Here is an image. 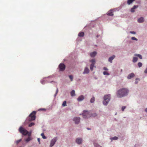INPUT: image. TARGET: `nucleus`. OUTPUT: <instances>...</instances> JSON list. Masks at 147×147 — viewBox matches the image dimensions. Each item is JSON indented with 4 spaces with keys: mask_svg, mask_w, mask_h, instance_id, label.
<instances>
[{
    "mask_svg": "<svg viewBox=\"0 0 147 147\" xmlns=\"http://www.w3.org/2000/svg\"><path fill=\"white\" fill-rule=\"evenodd\" d=\"M129 90L127 88H123L119 90L117 92V96L118 98H122L127 96Z\"/></svg>",
    "mask_w": 147,
    "mask_h": 147,
    "instance_id": "nucleus-1",
    "label": "nucleus"
},
{
    "mask_svg": "<svg viewBox=\"0 0 147 147\" xmlns=\"http://www.w3.org/2000/svg\"><path fill=\"white\" fill-rule=\"evenodd\" d=\"M36 112L35 111L32 112L27 117L25 121L23 123V125H25L29 123L30 122L35 120L36 118Z\"/></svg>",
    "mask_w": 147,
    "mask_h": 147,
    "instance_id": "nucleus-2",
    "label": "nucleus"
},
{
    "mask_svg": "<svg viewBox=\"0 0 147 147\" xmlns=\"http://www.w3.org/2000/svg\"><path fill=\"white\" fill-rule=\"evenodd\" d=\"M19 131L20 133L22 134L23 136H26V135L31 136V134L32 132V131L30 130L28 132L26 129L24 128L22 126H20L19 129Z\"/></svg>",
    "mask_w": 147,
    "mask_h": 147,
    "instance_id": "nucleus-3",
    "label": "nucleus"
},
{
    "mask_svg": "<svg viewBox=\"0 0 147 147\" xmlns=\"http://www.w3.org/2000/svg\"><path fill=\"white\" fill-rule=\"evenodd\" d=\"M111 99V95L110 94L105 95L103 97V104L105 105H107L110 101Z\"/></svg>",
    "mask_w": 147,
    "mask_h": 147,
    "instance_id": "nucleus-4",
    "label": "nucleus"
},
{
    "mask_svg": "<svg viewBox=\"0 0 147 147\" xmlns=\"http://www.w3.org/2000/svg\"><path fill=\"white\" fill-rule=\"evenodd\" d=\"M58 138L57 137H55L53 139H52L51 140L49 147H52L55 144Z\"/></svg>",
    "mask_w": 147,
    "mask_h": 147,
    "instance_id": "nucleus-5",
    "label": "nucleus"
},
{
    "mask_svg": "<svg viewBox=\"0 0 147 147\" xmlns=\"http://www.w3.org/2000/svg\"><path fill=\"white\" fill-rule=\"evenodd\" d=\"M65 67L66 66L65 65L62 63H60L58 66L59 71H64L65 69Z\"/></svg>",
    "mask_w": 147,
    "mask_h": 147,
    "instance_id": "nucleus-6",
    "label": "nucleus"
},
{
    "mask_svg": "<svg viewBox=\"0 0 147 147\" xmlns=\"http://www.w3.org/2000/svg\"><path fill=\"white\" fill-rule=\"evenodd\" d=\"M75 142L78 145H80L82 144L83 142V139L80 137H78L75 139Z\"/></svg>",
    "mask_w": 147,
    "mask_h": 147,
    "instance_id": "nucleus-7",
    "label": "nucleus"
},
{
    "mask_svg": "<svg viewBox=\"0 0 147 147\" xmlns=\"http://www.w3.org/2000/svg\"><path fill=\"white\" fill-rule=\"evenodd\" d=\"M73 121L75 124H78L80 122V117H75L73 118Z\"/></svg>",
    "mask_w": 147,
    "mask_h": 147,
    "instance_id": "nucleus-8",
    "label": "nucleus"
},
{
    "mask_svg": "<svg viewBox=\"0 0 147 147\" xmlns=\"http://www.w3.org/2000/svg\"><path fill=\"white\" fill-rule=\"evenodd\" d=\"M85 97L84 96L81 95L79 96L77 98V100L79 102H81L83 101Z\"/></svg>",
    "mask_w": 147,
    "mask_h": 147,
    "instance_id": "nucleus-9",
    "label": "nucleus"
},
{
    "mask_svg": "<svg viewBox=\"0 0 147 147\" xmlns=\"http://www.w3.org/2000/svg\"><path fill=\"white\" fill-rule=\"evenodd\" d=\"M144 21V19L143 17H141L139 18L137 20V21L138 23H142Z\"/></svg>",
    "mask_w": 147,
    "mask_h": 147,
    "instance_id": "nucleus-10",
    "label": "nucleus"
},
{
    "mask_svg": "<svg viewBox=\"0 0 147 147\" xmlns=\"http://www.w3.org/2000/svg\"><path fill=\"white\" fill-rule=\"evenodd\" d=\"M115 56L114 55H113L110 57L108 59V61L111 63L112 62V60L115 58Z\"/></svg>",
    "mask_w": 147,
    "mask_h": 147,
    "instance_id": "nucleus-11",
    "label": "nucleus"
},
{
    "mask_svg": "<svg viewBox=\"0 0 147 147\" xmlns=\"http://www.w3.org/2000/svg\"><path fill=\"white\" fill-rule=\"evenodd\" d=\"M89 72V70L87 67H86L84 69L83 74H88Z\"/></svg>",
    "mask_w": 147,
    "mask_h": 147,
    "instance_id": "nucleus-12",
    "label": "nucleus"
},
{
    "mask_svg": "<svg viewBox=\"0 0 147 147\" xmlns=\"http://www.w3.org/2000/svg\"><path fill=\"white\" fill-rule=\"evenodd\" d=\"M138 7V5H134V6L131 9V12L133 13L135 12L134 9L137 8Z\"/></svg>",
    "mask_w": 147,
    "mask_h": 147,
    "instance_id": "nucleus-13",
    "label": "nucleus"
},
{
    "mask_svg": "<svg viewBox=\"0 0 147 147\" xmlns=\"http://www.w3.org/2000/svg\"><path fill=\"white\" fill-rule=\"evenodd\" d=\"M97 52L96 51H94L90 54V56L92 57H94L97 54Z\"/></svg>",
    "mask_w": 147,
    "mask_h": 147,
    "instance_id": "nucleus-14",
    "label": "nucleus"
},
{
    "mask_svg": "<svg viewBox=\"0 0 147 147\" xmlns=\"http://www.w3.org/2000/svg\"><path fill=\"white\" fill-rule=\"evenodd\" d=\"M135 76L134 74L133 73H132L130 74H129L127 77V78L128 79H131L133 77Z\"/></svg>",
    "mask_w": 147,
    "mask_h": 147,
    "instance_id": "nucleus-15",
    "label": "nucleus"
},
{
    "mask_svg": "<svg viewBox=\"0 0 147 147\" xmlns=\"http://www.w3.org/2000/svg\"><path fill=\"white\" fill-rule=\"evenodd\" d=\"M113 9H111L107 13V15L109 16H112L113 15Z\"/></svg>",
    "mask_w": 147,
    "mask_h": 147,
    "instance_id": "nucleus-16",
    "label": "nucleus"
},
{
    "mask_svg": "<svg viewBox=\"0 0 147 147\" xmlns=\"http://www.w3.org/2000/svg\"><path fill=\"white\" fill-rule=\"evenodd\" d=\"M28 136V137L27 138L24 139V141L26 142H28L32 139V138H31V136Z\"/></svg>",
    "mask_w": 147,
    "mask_h": 147,
    "instance_id": "nucleus-17",
    "label": "nucleus"
},
{
    "mask_svg": "<svg viewBox=\"0 0 147 147\" xmlns=\"http://www.w3.org/2000/svg\"><path fill=\"white\" fill-rule=\"evenodd\" d=\"M70 94L72 97H73L76 96L75 91L74 90H72L70 92Z\"/></svg>",
    "mask_w": 147,
    "mask_h": 147,
    "instance_id": "nucleus-18",
    "label": "nucleus"
},
{
    "mask_svg": "<svg viewBox=\"0 0 147 147\" xmlns=\"http://www.w3.org/2000/svg\"><path fill=\"white\" fill-rule=\"evenodd\" d=\"M138 60V58L137 57H133L132 62L134 63L136 62Z\"/></svg>",
    "mask_w": 147,
    "mask_h": 147,
    "instance_id": "nucleus-19",
    "label": "nucleus"
},
{
    "mask_svg": "<svg viewBox=\"0 0 147 147\" xmlns=\"http://www.w3.org/2000/svg\"><path fill=\"white\" fill-rule=\"evenodd\" d=\"M90 61L91 62V64L94 65L96 63V61L94 59H92Z\"/></svg>",
    "mask_w": 147,
    "mask_h": 147,
    "instance_id": "nucleus-20",
    "label": "nucleus"
},
{
    "mask_svg": "<svg viewBox=\"0 0 147 147\" xmlns=\"http://www.w3.org/2000/svg\"><path fill=\"white\" fill-rule=\"evenodd\" d=\"M84 34V33L83 32H80L78 34V36L79 37H83Z\"/></svg>",
    "mask_w": 147,
    "mask_h": 147,
    "instance_id": "nucleus-21",
    "label": "nucleus"
},
{
    "mask_svg": "<svg viewBox=\"0 0 147 147\" xmlns=\"http://www.w3.org/2000/svg\"><path fill=\"white\" fill-rule=\"evenodd\" d=\"M118 139V138L117 136H114L110 138V139L112 141L113 140H116Z\"/></svg>",
    "mask_w": 147,
    "mask_h": 147,
    "instance_id": "nucleus-22",
    "label": "nucleus"
},
{
    "mask_svg": "<svg viewBox=\"0 0 147 147\" xmlns=\"http://www.w3.org/2000/svg\"><path fill=\"white\" fill-rule=\"evenodd\" d=\"M135 0H128L127 1V4L128 5H129Z\"/></svg>",
    "mask_w": 147,
    "mask_h": 147,
    "instance_id": "nucleus-23",
    "label": "nucleus"
},
{
    "mask_svg": "<svg viewBox=\"0 0 147 147\" xmlns=\"http://www.w3.org/2000/svg\"><path fill=\"white\" fill-rule=\"evenodd\" d=\"M94 147H102L96 143L94 142Z\"/></svg>",
    "mask_w": 147,
    "mask_h": 147,
    "instance_id": "nucleus-24",
    "label": "nucleus"
},
{
    "mask_svg": "<svg viewBox=\"0 0 147 147\" xmlns=\"http://www.w3.org/2000/svg\"><path fill=\"white\" fill-rule=\"evenodd\" d=\"M96 67V66H94V65L90 64V69L91 71H92L94 67Z\"/></svg>",
    "mask_w": 147,
    "mask_h": 147,
    "instance_id": "nucleus-25",
    "label": "nucleus"
},
{
    "mask_svg": "<svg viewBox=\"0 0 147 147\" xmlns=\"http://www.w3.org/2000/svg\"><path fill=\"white\" fill-rule=\"evenodd\" d=\"M135 56H137L140 59H142V57L141 55L139 54H136L135 55Z\"/></svg>",
    "mask_w": 147,
    "mask_h": 147,
    "instance_id": "nucleus-26",
    "label": "nucleus"
},
{
    "mask_svg": "<svg viewBox=\"0 0 147 147\" xmlns=\"http://www.w3.org/2000/svg\"><path fill=\"white\" fill-rule=\"evenodd\" d=\"M95 101V98L94 97H92L90 99V102L91 103L94 102Z\"/></svg>",
    "mask_w": 147,
    "mask_h": 147,
    "instance_id": "nucleus-27",
    "label": "nucleus"
},
{
    "mask_svg": "<svg viewBox=\"0 0 147 147\" xmlns=\"http://www.w3.org/2000/svg\"><path fill=\"white\" fill-rule=\"evenodd\" d=\"M41 136H42V138L43 139H46L47 138L44 135V133H42L41 134Z\"/></svg>",
    "mask_w": 147,
    "mask_h": 147,
    "instance_id": "nucleus-28",
    "label": "nucleus"
},
{
    "mask_svg": "<svg viewBox=\"0 0 147 147\" xmlns=\"http://www.w3.org/2000/svg\"><path fill=\"white\" fill-rule=\"evenodd\" d=\"M22 139H21L18 140H17L16 141H15V142L17 144H18L19 143V142H21L22 141Z\"/></svg>",
    "mask_w": 147,
    "mask_h": 147,
    "instance_id": "nucleus-29",
    "label": "nucleus"
},
{
    "mask_svg": "<svg viewBox=\"0 0 147 147\" xmlns=\"http://www.w3.org/2000/svg\"><path fill=\"white\" fill-rule=\"evenodd\" d=\"M69 77L70 78L71 81H72L73 80V77L72 75H69Z\"/></svg>",
    "mask_w": 147,
    "mask_h": 147,
    "instance_id": "nucleus-30",
    "label": "nucleus"
},
{
    "mask_svg": "<svg viewBox=\"0 0 147 147\" xmlns=\"http://www.w3.org/2000/svg\"><path fill=\"white\" fill-rule=\"evenodd\" d=\"M97 116V114L96 113H92L91 115V116L92 117H96Z\"/></svg>",
    "mask_w": 147,
    "mask_h": 147,
    "instance_id": "nucleus-31",
    "label": "nucleus"
},
{
    "mask_svg": "<svg viewBox=\"0 0 147 147\" xmlns=\"http://www.w3.org/2000/svg\"><path fill=\"white\" fill-rule=\"evenodd\" d=\"M66 101H64L63 102L62 104V106L63 107H65L66 106Z\"/></svg>",
    "mask_w": 147,
    "mask_h": 147,
    "instance_id": "nucleus-32",
    "label": "nucleus"
},
{
    "mask_svg": "<svg viewBox=\"0 0 147 147\" xmlns=\"http://www.w3.org/2000/svg\"><path fill=\"white\" fill-rule=\"evenodd\" d=\"M138 65L139 67H141L142 65V63L141 62H139L138 64Z\"/></svg>",
    "mask_w": 147,
    "mask_h": 147,
    "instance_id": "nucleus-33",
    "label": "nucleus"
},
{
    "mask_svg": "<svg viewBox=\"0 0 147 147\" xmlns=\"http://www.w3.org/2000/svg\"><path fill=\"white\" fill-rule=\"evenodd\" d=\"M35 125V123L33 122H31L29 124L28 126L29 127H32Z\"/></svg>",
    "mask_w": 147,
    "mask_h": 147,
    "instance_id": "nucleus-34",
    "label": "nucleus"
},
{
    "mask_svg": "<svg viewBox=\"0 0 147 147\" xmlns=\"http://www.w3.org/2000/svg\"><path fill=\"white\" fill-rule=\"evenodd\" d=\"M58 88H57L56 91V93L54 95V97L55 98V97H56V96H57V94L58 93Z\"/></svg>",
    "mask_w": 147,
    "mask_h": 147,
    "instance_id": "nucleus-35",
    "label": "nucleus"
},
{
    "mask_svg": "<svg viewBox=\"0 0 147 147\" xmlns=\"http://www.w3.org/2000/svg\"><path fill=\"white\" fill-rule=\"evenodd\" d=\"M103 74L104 75H107L108 76L110 74L109 73H108V72H107V71H104L103 72Z\"/></svg>",
    "mask_w": 147,
    "mask_h": 147,
    "instance_id": "nucleus-36",
    "label": "nucleus"
},
{
    "mask_svg": "<svg viewBox=\"0 0 147 147\" xmlns=\"http://www.w3.org/2000/svg\"><path fill=\"white\" fill-rule=\"evenodd\" d=\"M131 39L132 40H135L136 41L138 40V39L137 38H135V37H132L131 38Z\"/></svg>",
    "mask_w": 147,
    "mask_h": 147,
    "instance_id": "nucleus-37",
    "label": "nucleus"
},
{
    "mask_svg": "<svg viewBox=\"0 0 147 147\" xmlns=\"http://www.w3.org/2000/svg\"><path fill=\"white\" fill-rule=\"evenodd\" d=\"M96 42L97 43H100L101 42V39H97L96 40Z\"/></svg>",
    "mask_w": 147,
    "mask_h": 147,
    "instance_id": "nucleus-38",
    "label": "nucleus"
},
{
    "mask_svg": "<svg viewBox=\"0 0 147 147\" xmlns=\"http://www.w3.org/2000/svg\"><path fill=\"white\" fill-rule=\"evenodd\" d=\"M40 82L42 84H45V81L43 80H41L40 81Z\"/></svg>",
    "mask_w": 147,
    "mask_h": 147,
    "instance_id": "nucleus-39",
    "label": "nucleus"
},
{
    "mask_svg": "<svg viewBox=\"0 0 147 147\" xmlns=\"http://www.w3.org/2000/svg\"><path fill=\"white\" fill-rule=\"evenodd\" d=\"M126 106H124L122 107L121 108V110L122 111H123L124 110V109L126 108Z\"/></svg>",
    "mask_w": 147,
    "mask_h": 147,
    "instance_id": "nucleus-40",
    "label": "nucleus"
},
{
    "mask_svg": "<svg viewBox=\"0 0 147 147\" xmlns=\"http://www.w3.org/2000/svg\"><path fill=\"white\" fill-rule=\"evenodd\" d=\"M129 33L133 34H136V32L135 31H130L129 32Z\"/></svg>",
    "mask_w": 147,
    "mask_h": 147,
    "instance_id": "nucleus-41",
    "label": "nucleus"
},
{
    "mask_svg": "<svg viewBox=\"0 0 147 147\" xmlns=\"http://www.w3.org/2000/svg\"><path fill=\"white\" fill-rule=\"evenodd\" d=\"M103 69L104 70H105V71H107V70H108V68L107 67H104L103 68Z\"/></svg>",
    "mask_w": 147,
    "mask_h": 147,
    "instance_id": "nucleus-42",
    "label": "nucleus"
},
{
    "mask_svg": "<svg viewBox=\"0 0 147 147\" xmlns=\"http://www.w3.org/2000/svg\"><path fill=\"white\" fill-rule=\"evenodd\" d=\"M45 109L44 108H40L38 109V111H42V110H45Z\"/></svg>",
    "mask_w": 147,
    "mask_h": 147,
    "instance_id": "nucleus-43",
    "label": "nucleus"
},
{
    "mask_svg": "<svg viewBox=\"0 0 147 147\" xmlns=\"http://www.w3.org/2000/svg\"><path fill=\"white\" fill-rule=\"evenodd\" d=\"M83 117L84 118H86V115L84 113L83 114Z\"/></svg>",
    "mask_w": 147,
    "mask_h": 147,
    "instance_id": "nucleus-44",
    "label": "nucleus"
},
{
    "mask_svg": "<svg viewBox=\"0 0 147 147\" xmlns=\"http://www.w3.org/2000/svg\"><path fill=\"white\" fill-rule=\"evenodd\" d=\"M37 140H38V142L39 143V144H40V138H38Z\"/></svg>",
    "mask_w": 147,
    "mask_h": 147,
    "instance_id": "nucleus-45",
    "label": "nucleus"
},
{
    "mask_svg": "<svg viewBox=\"0 0 147 147\" xmlns=\"http://www.w3.org/2000/svg\"><path fill=\"white\" fill-rule=\"evenodd\" d=\"M145 111L147 113V107L144 109Z\"/></svg>",
    "mask_w": 147,
    "mask_h": 147,
    "instance_id": "nucleus-46",
    "label": "nucleus"
},
{
    "mask_svg": "<svg viewBox=\"0 0 147 147\" xmlns=\"http://www.w3.org/2000/svg\"><path fill=\"white\" fill-rule=\"evenodd\" d=\"M54 82V81H51V82H49V81H47V83H49V82L52 83V82Z\"/></svg>",
    "mask_w": 147,
    "mask_h": 147,
    "instance_id": "nucleus-47",
    "label": "nucleus"
},
{
    "mask_svg": "<svg viewBox=\"0 0 147 147\" xmlns=\"http://www.w3.org/2000/svg\"><path fill=\"white\" fill-rule=\"evenodd\" d=\"M99 36H100V35H97L96 36V37L97 38L98 37H99Z\"/></svg>",
    "mask_w": 147,
    "mask_h": 147,
    "instance_id": "nucleus-48",
    "label": "nucleus"
},
{
    "mask_svg": "<svg viewBox=\"0 0 147 147\" xmlns=\"http://www.w3.org/2000/svg\"><path fill=\"white\" fill-rule=\"evenodd\" d=\"M87 112V111L86 110H84L83 111V112L84 113Z\"/></svg>",
    "mask_w": 147,
    "mask_h": 147,
    "instance_id": "nucleus-49",
    "label": "nucleus"
},
{
    "mask_svg": "<svg viewBox=\"0 0 147 147\" xmlns=\"http://www.w3.org/2000/svg\"><path fill=\"white\" fill-rule=\"evenodd\" d=\"M87 129H88V130H91V128H88V127H87Z\"/></svg>",
    "mask_w": 147,
    "mask_h": 147,
    "instance_id": "nucleus-50",
    "label": "nucleus"
},
{
    "mask_svg": "<svg viewBox=\"0 0 147 147\" xmlns=\"http://www.w3.org/2000/svg\"><path fill=\"white\" fill-rule=\"evenodd\" d=\"M53 76H48V77H47V78H51V77H52Z\"/></svg>",
    "mask_w": 147,
    "mask_h": 147,
    "instance_id": "nucleus-51",
    "label": "nucleus"
},
{
    "mask_svg": "<svg viewBox=\"0 0 147 147\" xmlns=\"http://www.w3.org/2000/svg\"><path fill=\"white\" fill-rule=\"evenodd\" d=\"M122 71H123V70H122V69H121V73H122Z\"/></svg>",
    "mask_w": 147,
    "mask_h": 147,
    "instance_id": "nucleus-52",
    "label": "nucleus"
},
{
    "mask_svg": "<svg viewBox=\"0 0 147 147\" xmlns=\"http://www.w3.org/2000/svg\"><path fill=\"white\" fill-rule=\"evenodd\" d=\"M94 79L96 80H97V78H96V77H95L94 78Z\"/></svg>",
    "mask_w": 147,
    "mask_h": 147,
    "instance_id": "nucleus-53",
    "label": "nucleus"
},
{
    "mask_svg": "<svg viewBox=\"0 0 147 147\" xmlns=\"http://www.w3.org/2000/svg\"><path fill=\"white\" fill-rule=\"evenodd\" d=\"M135 83L136 84H137V82H135Z\"/></svg>",
    "mask_w": 147,
    "mask_h": 147,
    "instance_id": "nucleus-54",
    "label": "nucleus"
},
{
    "mask_svg": "<svg viewBox=\"0 0 147 147\" xmlns=\"http://www.w3.org/2000/svg\"><path fill=\"white\" fill-rule=\"evenodd\" d=\"M95 46L96 47H97V45H96Z\"/></svg>",
    "mask_w": 147,
    "mask_h": 147,
    "instance_id": "nucleus-55",
    "label": "nucleus"
},
{
    "mask_svg": "<svg viewBox=\"0 0 147 147\" xmlns=\"http://www.w3.org/2000/svg\"><path fill=\"white\" fill-rule=\"evenodd\" d=\"M20 147H21V146H20Z\"/></svg>",
    "mask_w": 147,
    "mask_h": 147,
    "instance_id": "nucleus-56",
    "label": "nucleus"
}]
</instances>
